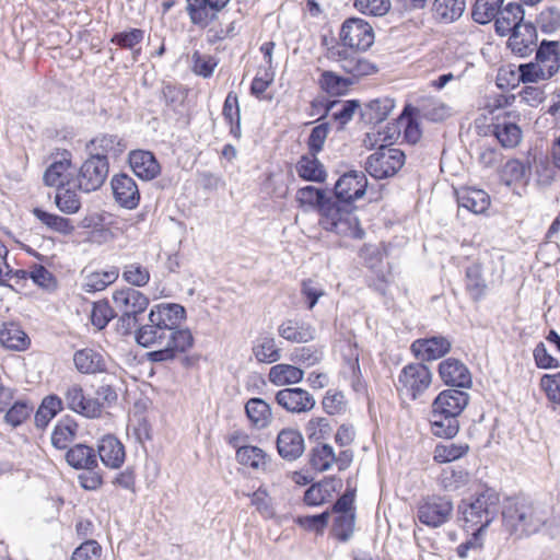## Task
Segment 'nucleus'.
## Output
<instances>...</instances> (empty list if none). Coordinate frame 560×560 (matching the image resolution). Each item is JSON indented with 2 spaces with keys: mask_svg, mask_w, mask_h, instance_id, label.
<instances>
[{
  "mask_svg": "<svg viewBox=\"0 0 560 560\" xmlns=\"http://www.w3.org/2000/svg\"><path fill=\"white\" fill-rule=\"evenodd\" d=\"M185 318L186 310L176 303H162L151 308L149 323L139 327L136 334L140 346L156 348L148 353L149 361H172L192 347L194 337L190 330L179 328Z\"/></svg>",
  "mask_w": 560,
  "mask_h": 560,
  "instance_id": "1",
  "label": "nucleus"
},
{
  "mask_svg": "<svg viewBox=\"0 0 560 560\" xmlns=\"http://www.w3.org/2000/svg\"><path fill=\"white\" fill-rule=\"evenodd\" d=\"M549 515L546 506L526 500H509L502 511L505 529L518 538L539 532Z\"/></svg>",
  "mask_w": 560,
  "mask_h": 560,
  "instance_id": "2",
  "label": "nucleus"
},
{
  "mask_svg": "<svg viewBox=\"0 0 560 560\" xmlns=\"http://www.w3.org/2000/svg\"><path fill=\"white\" fill-rule=\"evenodd\" d=\"M499 503V493L490 488L471 499L463 500L458 505L463 526L466 530L482 532L497 517Z\"/></svg>",
  "mask_w": 560,
  "mask_h": 560,
  "instance_id": "3",
  "label": "nucleus"
},
{
  "mask_svg": "<svg viewBox=\"0 0 560 560\" xmlns=\"http://www.w3.org/2000/svg\"><path fill=\"white\" fill-rule=\"evenodd\" d=\"M354 210L352 205L328 198L320 207L319 225L339 236L361 240L364 236V231L360 226Z\"/></svg>",
  "mask_w": 560,
  "mask_h": 560,
  "instance_id": "4",
  "label": "nucleus"
},
{
  "mask_svg": "<svg viewBox=\"0 0 560 560\" xmlns=\"http://www.w3.org/2000/svg\"><path fill=\"white\" fill-rule=\"evenodd\" d=\"M418 114V108L407 103L396 124H394L392 127L387 126L384 130H381V127H378L376 131L366 133L363 141L365 147L372 148L376 144L390 145L393 141L401 135V131L404 139L407 142L412 144L418 143L420 141Z\"/></svg>",
  "mask_w": 560,
  "mask_h": 560,
  "instance_id": "5",
  "label": "nucleus"
},
{
  "mask_svg": "<svg viewBox=\"0 0 560 560\" xmlns=\"http://www.w3.org/2000/svg\"><path fill=\"white\" fill-rule=\"evenodd\" d=\"M560 69V45L542 40L535 60L518 66V79L523 83H537L551 79Z\"/></svg>",
  "mask_w": 560,
  "mask_h": 560,
  "instance_id": "6",
  "label": "nucleus"
},
{
  "mask_svg": "<svg viewBox=\"0 0 560 560\" xmlns=\"http://www.w3.org/2000/svg\"><path fill=\"white\" fill-rule=\"evenodd\" d=\"M113 302L116 312L120 313L119 323L124 334L131 332L137 325V316L149 305L148 296L133 288L116 290L113 293Z\"/></svg>",
  "mask_w": 560,
  "mask_h": 560,
  "instance_id": "7",
  "label": "nucleus"
},
{
  "mask_svg": "<svg viewBox=\"0 0 560 560\" xmlns=\"http://www.w3.org/2000/svg\"><path fill=\"white\" fill-rule=\"evenodd\" d=\"M405 164L401 150L388 144H380L365 162V171L376 179L394 176Z\"/></svg>",
  "mask_w": 560,
  "mask_h": 560,
  "instance_id": "8",
  "label": "nucleus"
},
{
  "mask_svg": "<svg viewBox=\"0 0 560 560\" xmlns=\"http://www.w3.org/2000/svg\"><path fill=\"white\" fill-rule=\"evenodd\" d=\"M108 171L109 164L106 159L90 155L78 173L77 182L79 189L84 192L100 189L108 176Z\"/></svg>",
  "mask_w": 560,
  "mask_h": 560,
  "instance_id": "9",
  "label": "nucleus"
},
{
  "mask_svg": "<svg viewBox=\"0 0 560 560\" xmlns=\"http://www.w3.org/2000/svg\"><path fill=\"white\" fill-rule=\"evenodd\" d=\"M340 38L345 46L366 50L374 43L373 27L360 18L348 19L343 22Z\"/></svg>",
  "mask_w": 560,
  "mask_h": 560,
  "instance_id": "10",
  "label": "nucleus"
},
{
  "mask_svg": "<svg viewBox=\"0 0 560 560\" xmlns=\"http://www.w3.org/2000/svg\"><path fill=\"white\" fill-rule=\"evenodd\" d=\"M493 119V135L500 144L506 149L517 147L523 137L518 115L514 112H503L497 114Z\"/></svg>",
  "mask_w": 560,
  "mask_h": 560,
  "instance_id": "11",
  "label": "nucleus"
},
{
  "mask_svg": "<svg viewBox=\"0 0 560 560\" xmlns=\"http://www.w3.org/2000/svg\"><path fill=\"white\" fill-rule=\"evenodd\" d=\"M368 187V178L361 171L345 173L335 184V201L351 205L352 201L362 198Z\"/></svg>",
  "mask_w": 560,
  "mask_h": 560,
  "instance_id": "12",
  "label": "nucleus"
},
{
  "mask_svg": "<svg viewBox=\"0 0 560 560\" xmlns=\"http://www.w3.org/2000/svg\"><path fill=\"white\" fill-rule=\"evenodd\" d=\"M328 58L339 63L340 68L353 77H364L376 72V67L347 48L331 47L328 50Z\"/></svg>",
  "mask_w": 560,
  "mask_h": 560,
  "instance_id": "13",
  "label": "nucleus"
},
{
  "mask_svg": "<svg viewBox=\"0 0 560 560\" xmlns=\"http://www.w3.org/2000/svg\"><path fill=\"white\" fill-rule=\"evenodd\" d=\"M275 399L280 407L291 413L308 412L315 407L313 395L300 387L280 389Z\"/></svg>",
  "mask_w": 560,
  "mask_h": 560,
  "instance_id": "14",
  "label": "nucleus"
},
{
  "mask_svg": "<svg viewBox=\"0 0 560 560\" xmlns=\"http://www.w3.org/2000/svg\"><path fill=\"white\" fill-rule=\"evenodd\" d=\"M469 396L466 392L457 389H446L441 392L432 402L431 412L435 417L445 415L446 417L457 418L468 405Z\"/></svg>",
  "mask_w": 560,
  "mask_h": 560,
  "instance_id": "15",
  "label": "nucleus"
},
{
  "mask_svg": "<svg viewBox=\"0 0 560 560\" xmlns=\"http://www.w3.org/2000/svg\"><path fill=\"white\" fill-rule=\"evenodd\" d=\"M110 185L114 198L121 207L135 209L139 205V188L131 176L124 173L114 175Z\"/></svg>",
  "mask_w": 560,
  "mask_h": 560,
  "instance_id": "16",
  "label": "nucleus"
},
{
  "mask_svg": "<svg viewBox=\"0 0 560 560\" xmlns=\"http://www.w3.org/2000/svg\"><path fill=\"white\" fill-rule=\"evenodd\" d=\"M276 444L279 455L288 462L300 458L305 451L302 433L293 428L282 429L278 433Z\"/></svg>",
  "mask_w": 560,
  "mask_h": 560,
  "instance_id": "17",
  "label": "nucleus"
},
{
  "mask_svg": "<svg viewBox=\"0 0 560 560\" xmlns=\"http://www.w3.org/2000/svg\"><path fill=\"white\" fill-rule=\"evenodd\" d=\"M231 0H192V12H190V22L206 28L219 19L222 10Z\"/></svg>",
  "mask_w": 560,
  "mask_h": 560,
  "instance_id": "18",
  "label": "nucleus"
},
{
  "mask_svg": "<svg viewBox=\"0 0 560 560\" xmlns=\"http://www.w3.org/2000/svg\"><path fill=\"white\" fill-rule=\"evenodd\" d=\"M86 149L90 155H97L102 159H117L126 149L127 143L125 140L116 135H100L93 138L88 144Z\"/></svg>",
  "mask_w": 560,
  "mask_h": 560,
  "instance_id": "19",
  "label": "nucleus"
},
{
  "mask_svg": "<svg viewBox=\"0 0 560 560\" xmlns=\"http://www.w3.org/2000/svg\"><path fill=\"white\" fill-rule=\"evenodd\" d=\"M442 381L450 386L468 388L471 386V375L467 366L459 360L448 358L439 364Z\"/></svg>",
  "mask_w": 560,
  "mask_h": 560,
  "instance_id": "20",
  "label": "nucleus"
},
{
  "mask_svg": "<svg viewBox=\"0 0 560 560\" xmlns=\"http://www.w3.org/2000/svg\"><path fill=\"white\" fill-rule=\"evenodd\" d=\"M75 369L82 374H96L107 371V359L103 352L84 348L73 354Z\"/></svg>",
  "mask_w": 560,
  "mask_h": 560,
  "instance_id": "21",
  "label": "nucleus"
},
{
  "mask_svg": "<svg viewBox=\"0 0 560 560\" xmlns=\"http://www.w3.org/2000/svg\"><path fill=\"white\" fill-rule=\"evenodd\" d=\"M524 22V10L518 3H509L504 8L500 9V12L495 19V31L501 36H506L514 31H517L520 26H526Z\"/></svg>",
  "mask_w": 560,
  "mask_h": 560,
  "instance_id": "22",
  "label": "nucleus"
},
{
  "mask_svg": "<svg viewBox=\"0 0 560 560\" xmlns=\"http://www.w3.org/2000/svg\"><path fill=\"white\" fill-rule=\"evenodd\" d=\"M453 510L452 502L442 497H433L422 504V524L438 527L445 523Z\"/></svg>",
  "mask_w": 560,
  "mask_h": 560,
  "instance_id": "23",
  "label": "nucleus"
},
{
  "mask_svg": "<svg viewBox=\"0 0 560 560\" xmlns=\"http://www.w3.org/2000/svg\"><path fill=\"white\" fill-rule=\"evenodd\" d=\"M129 164L133 173L141 179L151 180L155 178L161 167L152 152L145 150H133L129 153Z\"/></svg>",
  "mask_w": 560,
  "mask_h": 560,
  "instance_id": "24",
  "label": "nucleus"
},
{
  "mask_svg": "<svg viewBox=\"0 0 560 560\" xmlns=\"http://www.w3.org/2000/svg\"><path fill=\"white\" fill-rule=\"evenodd\" d=\"M420 388V364H408L406 365L399 377L397 389L402 404H409L415 401L418 397Z\"/></svg>",
  "mask_w": 560,
  "mask_h": 560,
  "instance_id": "25",
  "label": "nucleus"
},
{
  "mask_svg": "<svg viewBox=\"0 0 560 560\" xmlns=\"http://www.w3.org/2000/svg\"><path fill=\"white\" fill-rule=\"evenodd\" d=\"M98 455L106 467L119 468L126 457L122 443L114 435H105L98 443Z\"/></svg>",
  "mask_w": 560,
  "mask_h": 560,
  "instance_id": "26",
  "label": "nucleus"
},
{
  "mask_svg": "<svg viewBox=\"0 0 560 560\" xmlns=\"http://www.w3.org/2000/svg\"><path fill=\"white\" fill-rule=\"evenodd\" d=\"M536 39V28L532 23H529L526 24V26H520L517 31L510 34L508 44L515 55L525 57L534 50Z\"/></svg>",
  "mask_w": 560,
  "mask_h": 560,
  "instance_id": "27",
  "label": "nucleus"
},
{
  "mask_svg": "<svg viewBox=\"0 0 560 560\" xmlns=\"http://www.w3.org/2000/svg\"><path fill=\"white\" fill-rule=\"evenodd\" d=\"M316 155V153L308 152L298 161L295 171L302 179L316 183H322L326 179L325 166Z\"/></svg>",
  "mask_w": 560,
  "mask_h": 560,
  "instance_id": "28",
  "label": "nucleus"
},
{
  "mask_svg": "<svg viewBox=\"0 0 560 560\" xmlns=\"http://www.w3.org/2000/svg\"><path fill=\"white\" fill-rule=\"evenodd\" d=\"M465 9V0H434L431 11L435 21L448 24L457 21Z\"/></svg>",
  "mask_w": 560,
  "mask_h": 560,
  "instance_id": "29",
  "label": "nucleus"
},
{
  "mask_svg": "<svg viewBox=\"0 0 560 560\" xmlns=\"http://www.w3.org/2000/svg\"><path fill=\"white\" fill-rule=\"evenodd\" d=\"M252 351L259 363L270 364L281 359V349L271 335H260L257 337L253 343Z\"/></svg>",
  "mask_w": 560,
  "mask_h": 560,
  "instance_id": "30",
  "label": "nucleus"
},
{
  "mask_svg": "<svg viewBox=\"0 0 560 560\" xmlns=\"http://www.w3.org/2000/svg\"><path fill=\"white\" fill-rule=\"evenodd\" d=\"M458 206L475 214L485 213L490 207V196L482 189H463L457 196Z\"/></svg>",
  "mask_w": 560,
  "mask_h": 560,
  "instance_id": "31",
  "label": "nucleus"
},
{
  "mask_svg": "<svg viewBox=\"0 0 560 560\" xmlns=\"http://www.w3.org/2000/svg\"><path fill=\"white\" fill-rule=\"evenodd\" d=\"M279 335L292 342H308L315 337V328L304 322L289 319L278 328Z\"/></svg>",
  "mask_w": 560,
  "mask_h": 560,
  "instance_id": "32",
  "label": "nucleus"
},
{
  "mask_svg": "<svg viewBox=\"0 0 560 560\" xmlns=\"http://www.w3.org/2000/svg\"><path fill=\"white\" fill-rule=\"evenodd\" d=\"M0 343L10 350L24 351L30 345V338L15 323H4L0 329Z\"/></svg>",
  "mask_w": 560,
  "mask_h": 560,
  "instance_id": "33",
  "label": "nucleus"
},
{
  "mask_svg": "<svg viewBox=\"0 0 560 560\" xmlns=\"http://www.w3.org/2000/svg\"><path fill=\"white\" fill-rule=\"evenodd\" d=\"M304 377V371L295 365L280 363L270 368L269 382L275 386H285L300 383Z\"/></svg>",
  "mask_w": 560,
  "mask_h": 560,
  "instance_id": "34",
  "label": "nucleus"
},
{
  "mask_svg": "<svg viewBox=\"0 0 560 560\" xmlns=\"http://www.w3.org/2000/svg\"><path fill=\"white\" fill-rule=\"evenodd\" d=\"M245 412L250 424L256 429H265L272 420L270 406L261 398H250L245 404Z\"/></svg>",
  "mask_w": 560,
  "mask_h": 560,
  "instance_id": "35",
  "label": "nucleus"
},
{
  "mask_svg": "<svg viewBox=\"0 0 560 560\" xmlns=\"http://www.w3.org/2000/svg\"><path fill=\"white\" fill-rule=\"evenodd\" d=\"M67 463L75 469L92 470L97 467L94 450L84 444H77L66 454Z\"/></svg>",
  "mask_w": 560,
  "mask_h": 560,
  "instance_id": "36",
  "label": "nucleus"
},
{
  "mask_svg": "<svg viewBox=\"0 0 560 560\" xmlns=\"http://www.w3.org/2000/svg\"><path fill=\"white\" fill-rule=\"evenodd\" d=\"M470 451L468 443L458 441L451 443H438L433 450V460L438 464H446L465 457Z\"/></svg>",
  "mask_w": 560,
  "mask_h": 560,
  "instance_id": "37",
  "label": "nucleus"
},
{
  "mask_svg": "<svg viewBox=\"0 0 560 560\" xmlns=\"http://www.w3.org/2000/svg\"><path fill=\"white\" fill-rule=\"evenodd\" d=\"M336 459L337 455L335 450L328 443H317L308 453V463L311 467L318 472H325L331 469Z\"/></svg>",
  "mask_w": 560,
  "mask_h": 560,
  "instance_id": "38",
  "label": "nucleus"
},
{
  "mask_svg": "<svg viewBox=\"0 0 560 560\" xmlns=\"http://www.w3.org/2000/svg\"><path fill=\"white\" fill-rule=\"evenodd\" d=\"M360 256L364 259L366 266L375 271L378 281L381 282L377 290L384 292L389 273L384 268L382 254L376 247L372 245H364L360 252Z\"/></svg>",
  "mask_w": 560,
  "mask_h": 560,
  "instance_id": "39",
  "label": "nucleus"
},
{
  "mask_svg": "<svg viewBox=\"0 0 560 560\" xmlns=\"http://www.w3.org/2000/svg\"><path fill=\"white\" fill-rule=\"evenodd\" d=\"M429 422L431 433L440 439L452 440L457 435L460 428L459 420L457 418H448L445 415L435 417L434 412L430 413Z\"/></svg>",
  "mask_w": 560,
  "mask_h": 560,
  "instance_id": "40",
  "label": "nucleus"
},
{
  "mask_svg": "<svg viewBox=\"0 0 560 560\" xmlns=\"http://www.w3.org/2000/svg\"><path fill=\"white\" fill-rule=\"evenodd\" d=\"M71 166L70 159L63 156L59 161L51 163L46 172L44 173V182L47 186L51 187H63L70 183L69 170Z\"/></svg>",
  "mask_w": 560,
  "mask_h": 560,
  "instance_id": "41",
  "label": "nucleus"
},
{
  "mask_svg": "<svg viewBox=\"0 0 560 560\" xmlns=\"http://www.w3.org/2000/svg\"><path fill=\"white\" fill-rule=\"evenodd\" d=\"M33 214L39 220L48 230L59 233L61 235H70L74 231V225L70 219L49 213L39 208L33 209Z\"/></svg>",
  "mask_w": 560,
  "mask_h": 560,
  "instance_id": "42",
  "label": "nucleus"
},
{
  "mask_svg": "<svg viewBox=\"0 0 560 560\" xmlns=\"http://www.w3.org/2000/svg\"><path fill=\"white\" fill-rule=\"evenodd\" d=\"M222 115L230 125V132L237 139L241 138V113L237 94L233 91L229 92L225 97Z\"/></svg>",
  "mask_w": 560,
  "mask_h": 560,
  "instance_id": "43",
  "label": "nucleus"
},
{
  "mask_svg": "<svg viewBox=\"0 0 560 560\" xmlns=\"http://www.w3.org/2000/svg\"><path fill=\"white\" fill-rule=\"evenodd\" d=\"M78 424L73 419L65 418L60 420L51 434V443L56 448L65 450L75 439Z\"/></svg>",
  "mask_w": 560,
  "mask_h": 560,
  "instance_id": "44",
  "label": "nucleus"
},
{
  "mask_svg": "<svg viewBox=\"0 0 560 560\" xmlns=\"http://www.w3.org/2000/svg\"><path fill=\"white\" fill-rule=\"evenodd\" d=\"M504 0H476L471 10L472 20L479 24H487L495 19Z\"/></svg>",
  "mask_w": 560,
  "mask_h": 560,
  "instance_id": "45",
  "label": "nucleus"
},
{
  "mask_svg": "<svg viewBox=\"0 0 560 560\" xmlns=\"http://www.w3.org/2000/svg\"><path fill=\"white\" fill-rule=\"evenodd\" d=\"M118 277L116 270L96 271L86 275L82 282V290L88 293H94L106 289Z\"/></svg>",
  "mask_w": 560,
  "mask_h": 560,
  "instance_id": "46",
  "label": "nucleus"
},
{
  "mask_svg": "<svg viewBox=\"0 0 560 560\" xmlns=\"http://www.w3.org/2000/svg\"><path fill=\"white\" fill-rule=\"evenodd\" d=\"M360 107L358 101H336L329 103L327 106V114L331 116V118L340 124V126H345L352 118L357 109Z\"/></svg>",
  "mask_w": 560,
  "mask_h": 560,
  "instance_id": "47",
  "label": "nucleus"
},
{
  "mask_svg": "<svg viewBox=\"0 0 560 560\" xmlns=\"http://www.w3.org/2000/svg\"><path fill=\"white\" fill-rule=\"evenodd\" d=\"M451 341L443 336L422 339V359L438 360L451 350Z\"/></svg>",
  "mask_w": 560,
  "mask_h": 560,
  "instance_id": "48",
  "label": "nucleus"
},
{
  "mask_svg": "<svg viewBox=\"0 0 560 560\" xmlns=\"http://www.w3.org/2000/svg\"><path fill=\"white\" fill-rule=\"evenodd\" d=\"M236 458L240 464L255 469H265L267 464V456L264 451L252 445L238 447Z\"/></svg>",
  "mask_w": 560,
  "mask_h": 560,
  "instance_id": "49",
  "label": "nucleus"
},
{
  "mask_svg": "<svg viewBox=\"0 0 560 560\" xmlns=\"http://www.w3.org/2000/svg\"><path fill=\"white\" fill-rule=\"evenodd\" d=\"M295 199L301 208H316L320 213V207L328 198H326L325 192L322 189L314 186H305L296 191Z\"/></svg>",
  "mask_w": 560,
  "mask_h": 560,
  "instance_id": "50",
  "label": "nucleus"
},
{
  "mask_svg": "<svg viewBox=\"0 0 560 560\" xmlns=\"http://www.w3.org/2000/svg\"><path fill=\"white\" fill-rule=\"evenodd\" d=\"M471 480L470 474L465 469L444 470L441 476V486L446 491H459L466 488Z\"/></svg>",
  "mask_w": 560,
  "mask_h": 560,
  "instance_id": "51",
  "label": "nucleus"
},
{
  "mask_svg": "<svg viewBox=\"0 0 560 560\" xmlns=\"http://www.w3.org/2000/svg\"><path fill=\"white\" fill-rule=\"evenodd\" d=\"M528 167L520 160H510L501 171V179L506 186L525 182L528 177Z\"/></svg>",
  "mask_w": 560,
  "mask_h": 560,
  "instance_id": "52",
  "label": "nucleus"
},
{
  "mask_svg": "<svg viewBox=\"0 0 560 560\" xmlns=\"http://www.w3.org/2000/svg\"><path fill=\"white\" fill-rule=\"evenodd\" d=\"M55 203L66 214L77 213L81 208V201L77 192L70 188H57Z\"/></svg>",
  "mask_w": 560,
  "mask_h": 560,
  "instance_id": "53",
  "label": "nucleus"
},
{
  "mask_svg": "<svg viewBox=\"0 0 560 560\" xmlns=\"http://www.w3.org/2000/svg\"><path fill=\"white\" fill-rule=\"evenodd\" d=\"M394 106L395 104L392 98L374 100L369 103L364 116L368 117L370 122L377 125L387 118Z\"/></svg>",
  "mask_w": 560,
  "mask_h": 560,
  "instance_id": "54",
  "label": "nucleus"
},
{
  "mask_svg": "<svg viewBox=\"0 0 560 560\" xmlns=\"http://www.w3.org/2000/svg\"><path fill=\"white\" fill-rule=\"evenodd\" d=\"M143 37L144 32L142 30L131 28L127 32L116 33L110 42L116 44L120 48L133 50V59L137 60L138 55L140 54V48L135 49V47L143 40Z\"/></svg>",
  "mask_w": 560,
  "mask_h": 560,
  "instance_id": "55",
  "label": "nucleus"
},
{
  "mask_svg": "<svg viewBox=\"0 0 560 560\" xmlns=\"http://www.w3.org/2000/svg\"><path fill=\"white\" fill-rule=\"evenodd\" d=\"M451 116V108L435 98H422V117L431 121H442Z\"/></svg>",
  "mask_w": 560,
  "mask_h": 560,
  "instance_id": "56",
  "label": "nucleus"
},
{
  "mask_svg": "<svg viewBox=\"0 0 560 560\" xmlns=\"http://www.w3.org/2000/svg\"><path fill=\"white\" fill-rule=\"evenodd\" d=\"M116 316V310L113 308L107 301L95 302L91 313L92 324L97 329H103L107 326L110 319Z\"/></svg>",
  "mask_w": 560,
  "mask_h": 560,
  "instance_id": "57",
  "label": "nucleus"
},
{
  "mask_svg": "<svg viewBox=\"0 0 560 560\" xmlns=\"http://www.w3.org/2000/svg\"><path fill=\"white\" fill-rule=\"evenodd\" d=\"M354 8L363 14L383 16L392 8L390 0H354Z\"/></svg>",
  "mask_w": 560,
  "mask_h": 560,
  "instance_id": "58",
  "label": "nucleus"
},
{
  "mask_svg": "<svg viewBox=\"0 0 560 560\" xmlns=\"http://www.w3.org/2000/svg\"><path fill=\"white\" fill-rule=\"evenodd\" d=\"M354 529V513H340L337 514L334 521L332 530L336 537L341 540H348L353 534Z\"/></svg>",
  "mask_w": 560,
  "mask_h": 560,
  "instance_id": "59",
  "label": "nucleus"
},
{
  "mask_svg": "<svg viewBox=\"0 0 560 560\" xmlns=\"http://www.w3.org/2000/svg\"><path fill=\"white\" fill-rule=\"evenodd\" d=\"M466 287L475 298H479L483 293L486 283L479 265L474 264L467 268Z\"/></svg>",
  "mask_w": 560,
  "mask_h": 560,
  "instance_id": "60",
  "label": "nucleus"
},
{
  "mask_svg": "<svg viewBox=\"0 0 560 560\" xmlns=\"http://www.w3.org/2000/svg\"><path fill=\"white\" fill-rule=\"evenodd\" d=\"M305 431L311 441H319L330 434L331 428L327 418L315 417L308 420Z\"/></svg>",
  "mask_w": 560,
  "mask_h": 560,
  "instance_id": "61",
  "label": "nucleus"
},
{
  "mask_svg": "<svg viewBox=\"0 0 560 560\" xmlns=\"http://www.w3.org/2000/svg\"><path fill=\"white\" fill-rule=\"evenodd\" d=\"M122 278L132 285L143 287L149 282L150 273L141 265L130 264L125 267Z\"/></svg>",
  "mask_w": 560,
  "mask_h": 560,
  "instance_id": "62",
  "label": "nucleus"
},
{
  "mask_svg": "<svg viewBox=\"0 0 560 560\" xmlns=\"http://www.w3.org/2000/svg\"><path fill=\"white\" fill-rule=\"evenodd\" d=\"M102 547L96 540H86L72 553L71 560H98Z\"/></svg>",
  "mask_w": 560,
  "mask_h": 560,
  "instance_id": "63",
  "label": "nucleus"
},
{
  "mask_svg": "<svg viewBox=\"0 0 560 560\" xmlns=\"http://www.w3.org/2000/svg\"><path fill=\"white\" fill-rule=\"evenodd\" d=\"M540 386L550 401L560 405V373L545 374L540 380Z\"/></svg>",
  "mask_w": 560,
  "mask_h": 560,
  "instance_id": "64",
  "label": "nucleus"
}]
</instances>
